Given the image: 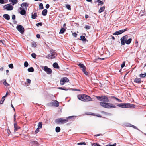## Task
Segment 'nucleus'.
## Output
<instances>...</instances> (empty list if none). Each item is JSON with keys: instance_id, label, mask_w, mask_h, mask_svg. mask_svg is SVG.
<instances>
[{"instance_id": "4d7b16f0", "label": "nucleus", "mask_w": 146, "mask_h": 146, "mask_svg": "<svg viewBox=\"0 0 146 146\" xmlns=\"http://www.w3.org/2000/svg\"><path fill=\"white\" fill-rule=\"evenodd\" d=\"M32 143H33V144H37L38 143V142L36 141L32 142Z\"/></svg>"}, {"instance_id": "393cba45", "label": "nucleus", "mask_w": 146, "mask_h": 146, "mask_svg": "<svg viewBox=\"0 0 146 146\" xmlns=\"http://www.w3.org/2000/svg\"><path fill=\"white\" fill-rule=\"evenodd\" d=\"M78 65L80 68H82V69H83L86 68V67L85 66L82 64L80 63L78 64Z\"/></svg>"}, {"instance_id": "13d9d810", "label": "nucleus", "mask_w": 146, "mask_h": 146, "mask_svg": "<svg viewBox=\"0 0 146 146\" xmlns=\"http://www.w3.org/2000/svg\"><path fill=\"white\" fill-rule=\"evenodd\" d=\"M36 36L37 38H40V35L39 34H37L36 35Z\"/></svg>"}, {"instance_id": "58836bf2", "label": "nucleus", "mask_w": 146, "mask_h": 146, "mask_svg": "<svg viewBox=\"0 0 146 146\" xmlns=\"http://www.w3.org/2000/svg\"><path fill=\"white\" fill-rule=\"evenodd\" d=\"M24 66L26 67L28 66V62L27 61H25V62L24 63Z\"/></svg>"}, {"instance_id": "9d476101", "label": "nucleus", "mask_w": 146, "mask_h": 146, "mask_svg": "<svg viewBox=\"0 0 146 146\" xmlns=\"http://www.w3.org/2000/svg\"><path fill=\"white\" fill-rule=\"evenodd\" d=\"M48 104L50 106H54L57 107L59 106V102L56 100H54L52 102Z\"/></svg>"}, {"instance_id": "e433bc0d", "label": "nucleus", "mask_w": 146, "mask_h": 146, "mask_svg": "<svg viewBox=\"0 0 146 146\" xmlns=\"http://www.w3.org/2000/svg\"><path fill=\"white\" fill-rule=\"evenodd\" d=\"M37 46V45L35 42H32V46L33 47H36Z\"/></svg>"}, {"instance_id": "0eeeda50", "label": "nucleus", "mask_w": 146, "mask_h": 146, "mask_svg": "<svg viewBox=\"0 0 146 146\" xmlns=\"http://www.w3.org/2000/svg\"><path fill=\"white\" fill-rule=\"evenodd\" d=\"M3 7L5 9L8 11L12 10L13 8V6L10 4H7L3 6Z\"/></svg>"}, {"instance_id": "f3484780", "label": "nucleus", "mask_w": 146, "mask_h": 146, "mask_svg": "<svg viewBox=\"0 0 146 146\" xmlns=\"http://www.w3.org/2000/svg\"><path fill=\"white\" fill-rule=\"evenodd\" d=\"M3 17L5 19L7 20H9L10 19V16L7 14H5L3 15Z\"/></svg>"}, {"instance_id": "0e129e2a", "label": "nucleus", "mask_w": 146, "mask_h": 146, "mask_svg": "<svg viewBox=\"0 0 146 146\" xmlns=\"http://www.w3.org/2000/svg\"><path fill=\"white\" fill-rule=\"evenodd\" d=\"M89 17V16L88 15H85V18L86 19H87V18H88Z\"/></svg>"}, {"instance_id": "3c124183", "label": "nucleus", "mask_w": 146, "mask_h": 146, "mask_svg": "<svg viewBox=\"0 0 146 146\" xmlns=\"http://www.w3.org/2000/svg\"><path fill=\"white\" fill-rule=\"evenodd\" d=\"M50 7V5L49 4H47L46 5V6H45V7L46 8V9H48Z\"/></svg>"}, {"instance_id": "49530a36", "label": "nucleus", "mask_w": 146, "mask_h": 146, "mask_svg": "<svg viewBox=\"0 0 146 146\" xmlns=\"http://www.w3.org/2000/svg\"><path fill=\"white\" fill-rule=\"evenodd\" d=\"M74 117V116H69L68 117H67V118L66 119H67V120L68 119H70Z\"/></svg>"}, {"instance_id": "774afa93", "label": "nucleus", "mask_w": 146, "mask_h": 146, "mask_svg": "<svg viewBox=\"0 0 146 146\" xmlns=\"http://www.w3.org/2000/svg\"><path fill=\"white\" fill-rule=\"evenodd\" d=\"M72 90H74V91H80V90L79 89H72Z\"/></svg>"}, {"instance_id": "c03bdc74", "label": "nucleus", "mask_w": 146, "mask_h": 146, "mask_svg": "<svg viewBox=\"0 0 146 146\" xmlns=\"http://www.w3.org/2000/svg\"><path fill=\"white\" fill-rule=\"evenodd\" d=\"M66 8L68 9L69 10L71 9V7L69 5H66Z\"/></svg>"}, {"instance_id": "5fc2aeb1", "label": "nucleus", "mask_w": 146, "mask_h": 146, "mask_svg": "<svg viewBox=\"0 0 146 146\" xmlns=\"http://www.w3.org/2000/svg\"><path fill=\"white\" fill-rule=\"evenodd\" d=\"M77 34L75 33H73V36H74L75 37H76L77 36Z\"/></svg>"}, {"instance_id": "423d86ee", "label": "nucleus", "mask_w": 146, "mask_h": 146, "mask_svg": "<svg viewBox=\"0 0 146 146\" xmlns=\"http://www.w3.org/2000/svg\"><path fill=\"white\" fill-rule=\"evenodd\" d=\"M128 35H126L123 36L121 38L120 40L122 45H124L125 44L126 41L128 38Z\"/></svg>"}, {"instance_id": "a19ab883", "label": "nucleus", "mask_w": 146, "mask_h": 146, "mask_svg": "<svg viewBox=\"0 0 146 146\" xmlns=\"http://www.w3.org/2000/svg\"><path fill=\"white\" fill-rule=\"evenodd\" d=\"M42 23L40 22L36 24V26L37 27L42 26Z\"/></svg>"}, {"instance_id": "bb28decb", "label": "nucleus", "mask_w": 146, "mask_h": 146, "mask_svg": "<svg viewBox=\"0 0 146 146\" xmlns=\"http://www.w3.org/2000/svg\"><path fill=\"white\" fill-rule=\"evenodd\" d=\"M27 70L28 72H34V69L33 67H31L27 69Z\"/></svg>"}, {"instance_id": "f8f14e48", "label": "nucleus", "mask_w": 146, "mask_h": 146, "mask_svg": "<svg viewBox=\"0 0 146 146\" xmlns=\"http://www.w3.org/2000/svg\"><path fill=\"white\" fill-rule=\"evenodd\" d=\"M127 30V29L126 28L123 30H121L117 31L113 33V35H119L121 34L123 32H125Z\"/></svg>"}, {"instance_id": "603ef678", "label": "nucleus", "mask_w": 146, "mask_h": 146, "mask_svg": "<svg viewBox=\"0 0 146 146\" xmlns=\"http://www.w3.org/2000/svg\"><path fill=\"white\" fill-rule=\"evenodd\" d=\"M138 41L137 40H136L135 41V44H136L135 46V47H138Z\"/></svg>"}, {"instance_id": "4be33fe9", "label": "nucleus", "mask_w": 146, "mask_h": 146, "mask_svg": "<svg viewBox=\"0 0 146 146\" xmlns=\"http://www.w3.org/2000/svg\"><path fill=\"white\" fill-rule=\"evenodd\" d=\"M47 10L46 9L43 10L42 11V14L43 16H46L47 14Z\"/></svg>"}, {"instance_id": "f704fd0d", "label": "nucleus", "mask_w": 146, "mask_h": 146, "mask_svg": "<svg viewBox=\"0 0 146 146\" xmlns=\"http://www.w3.org/2000/svg\"><path fill=\"white\" fill-rule=\"evenodd\" d=\"M5 97L4 96L2 98L1 100V101L0 102V104H2L3 103V102L5 100Z\"/></svg>"}, {"instance_id": "f03ea898", "label": "nucleus", "mask_w": 146, "mask_h": 146, "mask_svg": "<svg viewBox=\"0 0 146 146\" xmlns=\"http://www.w3.org/2000/svg\"><path fill=\"white\" fill-rule=\"evenodd\" d=\"M115 104L117 105V106L122 108H133L135 106L134 105L130 103H116Z\"/></svg>"}, {"instance_id": "37998d69", "label": "nucleus", "mask_w": 146, "mask_h": 146, "mask_svg": "<svg viewBox=\"0 0 146 146\" xmlns=\"http://www.w3.org/2000/svg\"><path fill=\"white\" fill-rule=\"evenodd\" d=\"M85 28L87 29H90V27L88 25H86L85 27Z\"/></svg>"}, {"instance_id": "39448f33", "label": "nucleus", "mask_w": 146, "mask_h": 146, "mask_svg": "<svg viewBox=\"0 0 146 146\" xmlns=\"http://www.w3.org/2000/svg\"><path fill=\"white\" fill-rule=\"evenodd\" d=\"M56 123L57 124H63L68 121L67 119H63L62 118H60L56 119L55 121Z\"/></svg>"}, {"instance_id": "ea45409f", "label": "nucleus", "mask_w": 146, "mask_h": 146, "mask_svg": "<svg viewBox=\"0 0 146 146\" xmlns=\"http://www.w3.org/2000/svg\"><path fill=\"white\" fill-rule=\"evenodd\" d=\"M77 144L78 145H86V144L85 142H80L78 143Z\"/></svg>"}, {"instance_id": "bf43d9fd", "label": "nucleus", "mask_w": 146, "mask_h": 146, "mask_svg": "<svg viewBox=\"0 0 146 146\" xmlns=\"http://www.w3.org/2000/svg\"><path fill=\"white\" fill-rule=\"evenodd\" d=\"M92 146H97V143H93L92 145Z\"/></svg>"}, {"instance_id": "a18cd8bd", "label": "nucleus", "mask_w": 146, "mask_h": 146, "mask_svg": "<svg viewBox=\"0 0 146 146\" xmlns=\"http://www.w3.org/2000/svg\"><path fill=\"white\" fill-rule=\"evenodd\" d=\"M125 61H124L123 62L122 64H121V67L122 68H123L125 66Z\"/></svg>"}, {"instance_id": "a878e982", "label": "nucleus", "mask_w": 146, "mask_h": 146, "mask_svg": "<svg viewBox=\"0 0 146 146\" xmlns=\"http://www.w3.org/2000/svg\"><path fill=\"white\" fill-rule=\"evenodd\" d=\"M132 41V39L130 38H129L126 41V44H129Z\"/></svg>"}, {"instance_id": "7c9ffc66", "label": "nucleus", "mask_w": 146, "mask_h": 146, "mask_svg": "<svg viewBox=\"0 0 146 146\" xmlns=\"http://www.w3.org/2000/svg\"><path fill=\"white\" fill-rule=\"evenodd\" d=\"M96 2L98 3V5H102L103 4V2L100 0H97L96 1Z\"/></svg>"}, {"instance_id": "338daca9", "label": "nucleus", "mask_w": 146, "mask_h": 146, "mask_svg": "<svg viewBox=\"0 0 146 146\" xmlns=\"http://www.w3.org/2000/svg\"><path fill=\"white\" fill-rule=\"evenodd\" d=\"M113 40H114L115 39V37L113 36H111Z\"/></svg>"}, {"instance_id": "a211bd4d", "label": "nucleus", "mask_w": 146, "mask_h": 146, "mask_svg": "<svg viewBox=\"0 0 146 146\" xmlns=\"http://www.w3.org/2000/svg\"><path fill=\"white\" fill-rule=\"evenodd\" d=\"M37 17L36 13H35L34 14L32 13L31 15V18L33 19H35Z\"/></svg>"}, {"instance_id": "72a5a7b5", "label": "nucleus", "mask_w": 146, "mask_h": 146, "mask_svg": "<svg viewBox=\"0 0 146 146\" xmlns=\"http://www.w3.org/2000/svg\"><path fill=\"white\" fill-rule=\"evenodd\" d=\"M80 40L82 41H85L86 40V39L85 38L84 36H80Z\"/></svg>"}, {"instance_id": "052dcab7", "label": "nucleus", "mask_w": 146, "mask_h": 146, "mask_svg": "<svg viewBox=\"0 0 146 146\" xmlns=\"http://www.w3.org/2000/svg\"><path fill=\"white\" fill-rule=\"evenodd\" d=\"M100 135H102L101 134H98L95 135V136L97 137Z\"/></svg>"}, {"instance_id": "5701e85b", "label": "nucleus", "mask_w": 146, "mask_h": 146, "mask_svg": "<svg viewBox=\"0 0 146 146\" xmlns=\"http://www.w3.org/2000/svg\"><path fill=\"white\" fill-rule=\"evenodd\" d=\"M111 98H112L115 99L116 100H117L119 102H122L121 100L118 98H117V97H116L115 96H111Z\"/></svg>"}, {"instance_id": "ddd939ff", "label": "nucleus", "mask_w": 146, "mask_h": 146, "mask_svg": "<svg viewBox=\"0 0 146 146\" xmlns=\"http://www.w3.org/2000/svg\"><path fill=\"white\" fill-rule=\"evenodd\" d=\"M19 9L21 10L20 12V13L22 15H24L26 13V11L22 8L20 7Z\"/></svg>"}, {"instance_id": "79ce46f5", "label": "nucleus", "mask_w": 146, "mask_h": 146, "mask_svg": "<svg viewBox=\"0 0 146 146\" xmlns=\"http://www.w3.org/2000/svg\"><path fill=\"white\" fill-rule=\"evenodd\" d=\"M9 67L11 69H12L13 68V65L12 64H11L9 65Z\"/></svg>"}, {"instance_id": "864d4df0", "label": "nucleus", "mask_w": 146, "mask_h": 146, "mask_svg": "<svg viewBox=\"0 0 146 146\" xmlns=\"http://www.w3.org/2000/svg\"><path fill=\"white\" fill-rule=\"evenodd\" d=\"M27 82L29 83H31V80L29 79H27Z\"/></svg>"}, {"instance_id": "c9c22d12", "label": "nucleus", "mask_w": 146, "mask_h": 146, "mask_svg": "<svg viewBox=\"0 0 146 146\" xmlns=\"http://www.w3.org/2000/svg\"><path fill=\"white\" fill-rule=\"evenodd\" d=\"M4 80V81L3 82V84L5 86H8L9 85L8 84V83H7V82H6V80Z\"/></svg>"}, {"instance_id": "20e7f679", "label": "nucleus", "mask_w": 146, "mask_h": 146, "mask_svg": "<svg viewBox=\"0 0 146 146\" xmlns=\"http://www.w3.org/2000/svg\"><path fill=\"white\" fill-rule=\"evenodd\" d=\"M56 56V54L54 50H50V54L46 56V58L48 59H53L55 58Z\"/></svg>"}, {"instance_id": "9b49d317", "label": "nucleus", "mask_w": 146, "mask_h": 146, "mask_svg": "<svg viewBox=\"0 0 146 146\" xmlns=\"http://www.w3.org/2000/svg\"><path fill=\"white\" fill-rule=\"evenodd\" d=\"M44 70L48 74H50L52 73V70L51 69L48 68L47 66H45L44 67Z\"/></svg>"}, {"instance_id": "09e8293b", "label": "nucleus", "mask_w": 146, "mask_h": 146, "mask_svg": "<svg viewBox=\"0 0 146 146\" xmlns=\"http://www.w3.org/2000/svg\"><path fill=\"white\" fill-rule=\"evenodd\" d=\"M130 126L133 127L134 129H138L137 128V127H136V126H135L134 125H131V126Z\"/></svg>"}, {"instance_id": "e2e57ef3", "label": "nucleus", "mask_w": 146, "mask_h": 146, "mask_svg": "<svg viewBox=\"0 0 146 146\" xmlns=\"http://www.w3.org/2000/svg\"><path fill=\"white\" fill-rule=\"evenodd\" d=\"M8 95V92H7L6 93V95L4 96L5 97V98L7 95Z\"/></svg>"}, {"instance_id": "4468645a", "label": "nucleus", "mask_w": 146, "mask_h": 146, "mask_svg": "<svg viewBox=\"0 0 146 146\" xmlns=\"http://www.w3.org/2000/svg\"><path fill=\"white\" fill-rule=\"evenodd\" d=\"M29 6V4L27 2L25 3H23L21 5V6L23 7H27ZM25 9H27V7H25Z\"/></svg>"}, {"instance_id": "4c0bfd02", "label": "nucleus", "mask_w": 146, "mask_h": 146, "mask_svg": "<svg viewBox=\"0 0 146 146\" xmlns=\"http://www.w3.org/2000/svg\"><path fill=\"white\" fill-rule=\"evenodd\" d=\"M31 56L33 58H35L36 57V55L35 53H33L31 54Z\"/></svg>"}, {"instance_id": "69168bd1", "label": "nucleus", "mask_w": 146, "mask_h": 146, "mask_svg": "<svg viewBox=\"0 0 146 146\" xmlns=\"http://www.w3.org/2000/svg\"><path fill=\"white\" fill-rule=\"evenodd\" d=\"M3 67H1L0 68V70L1 71H3Z\"/></svg>"}, {"instance_id": "7ed1b4c3", "label": "nucleus", "mask_w": 146, "mask_h": 146, "mask_svg": "<svg viewBox=\"0 0 146 146\" xmlns=\"http://www.w3.org/2000/svg\"><path fill=\"white\" fill-rule=\"evenodd\" d=\"M77 97L79 100L83 101H89L91 100V98L89 96L85 94L79 95Z\"/></svg>"}, {"instance_id": "c756f323", "label": "nucleus", "mask_w": 146, "mask_h": 146, "mask_svg": "<svg viewBox=\"0 0 146 146\" xmlns=\"http://www.w3.org/2000/svg\"><path fill=\"white\" fill-rule=\"evenodd\" d=\"M56 132L57 133L59 132L60 131V128L59 127H57L55 129Z\"/></svg>"}, {"instance_id": "412c9836", "label": "nucleus", "mask_w": 146, "mask_h": 146, "mask_svg": "<svg viewBox=\"0 0 146 146\" xmlns=\"http://www.w3.org/2000/svg\"><path fill=\"white\" fill-rule=\"evenodd\" d=\"M105 8V7L104 6H103L102 7H101L99 10L98 12L99 13H101L103 11H104V10Z\"/></svg>"}, {"instance_id": "2f4dec72", "label": "nucleus", "mask_w": 146, "mask_h": 146, "mask_svg": "<svg viewBox=\"0 0 146 146\" xmlns=\"http://www.w3.org/2000/svg\"><path fill=\"white\" fill-rule=\"evenodd\" d=\"M44 7L43 6V5L42 3H40L39 4V9H43Z\"/></svg>"}, {"instance_id": "f257e3e1", "label": "nucleus", "mask_w": 146, "mask_h": 146, "mask_svg": "<svg viewBox=\"0 0 146 146\" xmlns=\"http://www.w3.org/2000/svg\"><path fill=\"white\" fill-rule=\"evenodd\" d=\"M96 98L99 101L104 102L100 103V105L103 107L108 109L116 107L114 104L108 103L109 102V99L108 97L105 96H96Z\"/></svg>"}, {"instance_id": "aec40b11", "label": "nucleus", "mask_w": 146, "mask_h": 146, "mask_svg": "<svg viewBox=\"0 0 146 146\" xmlns=\"http://www.w3.org/2000/svg\"><path fill=\"white\" fill-rule=\"evenodd\" d=\"M53 67L55 68L58 69L59 68V66L58 64L56 63H54L53 65Z\"/></svg>"}, {"instance_id": "dca6fc26", "label": "nucleus", "mask_w": 146, "mask_h": 146, "mask_svg": "<svg viewBox=\"0 0 146 146\" xmlns=\"http://www.w3.org/2000/svg\"><path fill=\"white\" fill-rule=\"evenodd\" d=\"M14 131L15 132L17 131L20 128V127H18L17 125V123H14Z\"/></svg>"}, {"instance_id": "c85d7f7f", "label": "nucleus", "mask_w": 146, "mask_h": 146, "mask_svg": "<svg viewBox=\"0 0 146 146\" xmlns=\"http://www.w3.org/2000/svg\"><path fill=\"white\" fill-rule=\"evenodd\" d=\"M66 31L65 29L64 28H62L61 29L60 32L59 33L60 34H62L64 33Z\"/></svg>"}, {"instance_id": "cd10ccee", "label": "nucleus", "mask_w": 146, "mask_h": 146, "mask_svg": "<svg viewBox=\"0 0 146 146\" xmlns=\"http://www.w3.org/2000/svg\"><path fill=\"white\" fill-rule=\"evenodd\" d=\"M82 70L86 75H88V73L86 70V68L83 69H82Z\"/></svg>"}, {"instance_id": "6ab92c4d", "label": "nucleus", "mask_w": 146, "mask_h": 146, "mask_svg": "<svg viewBox=\"0 0 146 146\" xmlns=\"http://www.w3.org/2000/svg\"><path fill=\"white\" fill-rule=\"evenodd\" d=\"M9 1L11 2L13 5L16 4L18 2V0H9Z\"/></svg>"}, {"instance_id": "6e6552de", "label": "nucleus", "mask_w": 146, "mask_h": 146, "mask_svg": "<svg viewBox=\"0 0 146 146\" xmlns=\"http://www.w3.org/2000/svg\"><path fill=\"white\" fill-rule=\"evenodd\" d=\"M69 81V79L66 77L62 78L60 81V83L61 85H63L65 82H67Z\"/></svg>"}, {"instance_id": "de8ad7c7", "label": "nucleus", "mask_w": 146, "mask_h": 146, "mask_svg": "<svg viewBox=\"0 0 146 146\" xmlns=\"http://www.w3.org/2000/svg\"><path fill=\"white\" fill-rule=\"evenodd\" d=\"M5 3V1L4 0H0V3L4 4Z\"/></svg>"}, {"instance_id": "b1692460", "label": "nucleus", "mask_w": 146, "mask_h": 146, "mask_svg": "<svg viewBox=\"0 0 146 146\" xmlns=\"http://www.w3.org/2000/svg\"><path fill=\"white\" fill-rule=\"evenodd\" d=\"M139 76L141 78H145L146 77V73L144 72L143 74H139Z\"/></svg>"}, {"instance_id": "473e14b6", "label": "nucleus", "mask_w": 146, "mask_h": 146, "mask_svg": "<svg viewBox=\"0 0 146 146\" xmlns=\"http://www.w3.org/2000/svg\"><path fill=\"white\" fill-rule=\"evenodd\" d=\"M38 128H41L42 126V122H39L38 125Z\"/></svg>"}, {"instance_id": "6e6d98bb", "label": "nucleus", "mask_w": 146, "mask_h": 146, "mask_svg": "<svg viewBox=\"0 0 146 146\" xmlns=\"http://www.w3.org/2000/svg\"><path fill=\"white\" fill-rule=\"evenodd\" d=\"M40 128H38H38L36 129V130L35 131V132L36 133H38L39 131V129H40Z\"/></svg>"}, {"instance_id": "2eb2a0df", "label": "nucleus", "mask_w": 146, "mask_h": 146, "mask_svg": "<svg viewBox=\"0 0 146 146\" xmlns=\"http://www.w3.org/2000/svg\"><path fill=\"white\" fill-rule=\"evenodd\" d=\"M134 82L140 84L141 82V79L136 78L134 79Z\"/></svg>"}, {"instance_id": "680f3d73", "label": "nucleus", "mask_w": 146, "mask_h": 146, "mask_svg": "<svg viewBox=\"0 0 146 146\" xmlns=\"http://www.w3.org/2000/svg\"><path fill=\"white\" fill-rule=\"evenodd\" d=\"M116 143H115L114 144H113L112 145H109V146H116Z\"/></svg>"}, {"instance_id": "8fccbe9b", "label": "nucleus", "mask_w": 146, "mask_h": 146, "mask_svg": "<svg viewBox=\"0 0 146 146\" xmlns=\"http://www.w3.org/2000/svg\"><path fill=\"white\" fill-rule=\"evenodd\" d=\"M15 18V15H13L12 16V19L13 20H14Z\"/></svg>"}, {"instance_id": "1a4fd4ad", "label": "nucleus", "mask_w": 146, "mask_h": 146, "mask_svg": "<svg viewBox=\"0 0 146 146\" xmlns=\"http://www.w3.org/2000/svg\"><path fill=\"white\" fill-rule=\"evenodd\" d=\"M16 29L21 33H23L24 31V29L23 26L21 25H17Z\"/></svg>"}]
</instances>
